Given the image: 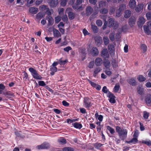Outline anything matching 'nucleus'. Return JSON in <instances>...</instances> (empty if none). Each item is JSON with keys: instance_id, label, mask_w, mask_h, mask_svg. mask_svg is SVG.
I'll return each instance as SVG.
<instances>
[{"instance_id": "nucleus-18", "label": "nucleus", "mask_w": 151, "mask_h": 151, "mask_svg": "<svg viewBox=\"0 0 151 151\" xmlns=\"http://www.w3.org/2000/svg\"><path fill=\"white\" fill-rule=\"evenodd\" d=\"M136 6V2L135 0H130L129 2V6L132 9H134Z\"/></svg>"}, {"instance_id": "nucleus-23", "label": "nucleus", "mask_w": 151, "mask_h": 151, "mask_svg": "<svg viewBox=\"0 0 151 151\" xmlns=\"http://www.w3.org/2000/svg\"><path fill=\"white\" fill-rule=\"evenodd\" d=\"M72 125L76 128L80 129L82 128L83 126L81 124L79 123L76 122L73 123Z\"/></svg>"}, {"instance_id": "nucleus-11", "label": "nucleus", "mask_w": 151, "mask_h": 151, "mask_svg": "<svg viewBox=\"0 0 151 151\" xmlns=\"http://www.w3.org/2000/svg\"><path fill=\"white\" fill-rule=\"evenodd\" d=\"M145 23V19L144 18L142 17H140L137 23L139 27L141 28Z\"/></svg>"}, {"instance_id": "nucleus-56", "label": "nucleus", "mask_w": 151, "mask_h": 151, "mask_svg": "<svg viewBox=\"0 0 151 151\" xmlns=\"http://www.w3.org/2000/svg\"><path fill=\"white\" fill-rule=\"evenodd\" d=\"M62 19L64 22H67L68 20L67 16L66 15H63L62 17Z\"/></svg>"}, {"instance_id": "nucleus-63", "label": "nucleus", "mask_w": 151, "mask_h": 151, "mask_svg": "<svg viewBox=\"0 0 151 151\" xmlns=\"http://www.w3.org/2000/svg\"><path fill=\"white\" fill-rule=\"evenodd\" d=\"M98 13V12H94L90 16V18L91 19H93L95 18L96 17V15Z\"/></svg>"}, {"instance_id": "nucleus-52", "label": "nucleus", "mask_w": 151, "mask_h": 151, "mask_svg": "<svg viewBox=\"0 0 151 151\" xmlns=\"http://www.w3.org/2000/svg\"><path fill=\"white\" fill-rule=\"evenodd\" d=\"M96 24L98 26L100 27L102 25V22L101 20L98 19L96 21Z\"/></svg>"}, {"instance_id": "nucleus-39", "label": "nucleus", "mask_w": 151, "mask_h": 151, "mask_svg": "<svg viewBox=\"0 0 151 151\" xmlns=\"http://www.w3.org/2000/svg\"><path fill=\"white\" fill-rule=\"evenodd\" d=\"M63 151H74V149L73 148L70 147H65L63 149Z\"/></svg>"}, {"instance_id": "nucleus-57", "label": "nucleus", "mask_w": 151, "mask_h": 151, "mask_svg": "<svg viewBox=\"0 0 151 151\" xmlns=\"http://www.w3.org/2000/svg\"><path fill=\"white\" fill-rule=\"evenodd\" d=\"M146 17L147 20L151 19V12H148L146 14Z\"/></svg>"}, {"instance_id": "nucleus-62", "label": "nucleus", "mask_w": 151, "mask_h": 151, "mask_svg": "<svg viewBox=\"0 0 151 151\" xmlns=\"http://www.w3.org/2000/svg\"><path fill=\"white\" fill-rule=\"evenodd\" d=\"M38 85L40 86H45L46 84L43 81H38Z\"/></svg>"}, {"instance_id": "nucleus-31", "label": "nucleus", "mask_w": 151, "mask_h": 151, "mask_svg": "<svg viewBox=\"0 0 151 151\" xmlns=\"http://www.w3.org/2000/svg\"><path fill=\"white\" fill-rule=\"evenodd\" d=\"M102 91L104 93L106 94L108 93V94H113L109 91L106 86H104L103 87L102 89Z\"/></svg>"}, {"instance_id": "nucleus-41", "label": "nucleus", "mask_w": 151, "mask_h": 151, "mask_svg": "<svg viewBox=\"0 0 151 151\" xmlns=\"http://www.w3.org/2000/svg\"><path fill=\"white\" fill-rule=\"evenodd\" d=\"M43 14L42 13L39 12L37 14L36 18L37 19H40L43 17Z\"/></svg>"}, {"instance_id": "nucleus-17", "label": "nucleus", "mask_w": 151, "mask_h": 151, "mask_svg": "<svg viewBox=\"0 0 151 151\" xmlns=\"http://www.w3.org/2000/svg\"><path fill=\"white\" fill-rule=\"evenodd\" d=\"M136 19L134 17H131L129 19V24L130 27H132L135 24Z\"/></svg>"}, {"instance_id": "nucleus-42", "label": "nucleus", "mask_w": 151, "mask_h": 151, "mask_svg": "<svg viewBox=\"0 0 151 151\" xmlns=\"http://www.w3.org/2000/svg\"><path fill=\"white\" fill-rule=\"evenodd\" d=\"M103 40L104 44L105 45H107L109 43V40L107 37H105L103 38Z\"/></svg>"}, {"instance_id": "nucleus-51", "label": "nucleus", "mask_w": 151, "mask_h": 151, "mask_svg": "<svg viewBox=\"0 0 151 151\" xmlns=\"http://www.w3.org/2000/svg\"><path fill=\"white\" fill-rule=\"evenodd\" d=\"M126 8V6L125 5L122 4L120 5L119 9L121 11H123Z\"/></svg>"}, {"instance_id": "nucleus-45", "label": "nucleus", "mask_w": 151, "mask_h": 151, "mask_svg": "<svg viewBox=\"0 0 151 151\" xmlns=\"http://www.w3.org/2000/svg\"><path fill=\"white\" fill-rule=\"evenodd\" d=\"M14 134L17 137L21 138H23L25 137L24 136H22L17 131H16L14 132Z\"/></svg>"}, {"instance_id": "nucleus-44", "label": "nucleus", "mask_w": 151, "mask_h": 151, "mask_svg": "<svg viewBox=\"0 0 151 151\" xmlns=\"http://www.w3.org/2000/svg\"><path fill=\"white\" fill-rule=\"evenodd\" d=\"M141 48L143 50V52H145L147 50V47L146 45L144 44H142L141 45Z\"/></svg>"}, {"instance_id": "nucleus-16", "label": "nucleus", "mask_w": 151, "mask_h": 151, "mask_svg": "<svg viewBox=\"0 0 151 151\" xmlns=\"http://www.w3.org/2000/svg\"><path fill=\"white\" fill-rule=\"evenodd\" d=\"M38 11V9L34 7H30L29 9V12L32 14H36Z\"/></svg>"}, {"instance_id": "nucleus-2", "label": "nucleus", "mask_w": 151, "mask_h": 151, "mask_svg": "<svg viewBox=\"0 0 151 151\" xmlns=\"http://www.w3.org/2000/svg\"><path fill=\"white\" fill-rule=\"evenodd\" d=\"M29 70L31 73L33 78L37 80H42V77L37 73V71L32 68H30Z\"/></svg>"}, {"instance_id": "nucleus-25", "label": "nucleus", "mask_w": 151, "mask_h": 151, "mask_svg": "<svg viewBox=\"0 0 151 151\" xmlns=\"http://www.w3.org/2000/svg\"><path fill=\"white\" fill-rule=\"evenodd\" d=\"M145 101L147 105H150L151 102V95H147L145 99Z\"/></svg>"}, {"instance_id": "nucleus-8", "label": "nucleus", "mask_w": 151, "mask_h": 151, "mask_svg": "<svg viewBox=\"0 0 151 151\" xmlns=\"http://www.w3.org/2000/svg\"><path fill=\"white\" fill-rule=\"evenodd\" d=\"M83 0H77L76 3L72 5L73 7L75 9H80L82 7V6H79V5L81 4Z\"/></svg>"}, {"instance_id": "nucleus-15", "label": "nucleus", "mask_w": 151, "mask_h": 151, "mask_svg": "<svg viewBox=\"0 0 151 151\" xmlns=\"http://www.w3.org/2000/svg\"><path fill=\"white\" fill-rule=\"evenodd\" d=\"M93 11V8L91 6H88L86 9V15L87 16H89L91 14Z\"/></svg>"}, {"instance_id": "nucleus-47", "label": "nucleus", "mask_w": 151, "mask_h": 151, "mask_svg": "<svg viewBox=\"0 0 151 151\" xmlns=\"http://www.w3.org/2000/svg\"><path fill=\"white\" fill-rule=\"evenodd\" d=\"M103 126L104 125L103 124L99 125L97 126L96 127L97 131L98 132H99L101 131V129L103 128Z\"/></svg>"}, {"instance_id": "nucleus-20", "label": "nucleus", "mask_w": 151, "mask_h": 151, "mask_svg": "<svg viewBox=\"0 0 151 151\" xmlns=\"http://www.w3.org/2000/svg\"><path fill=\"white\" fill-rule=\"evenodd\" d=\"M114 20L112 18H110L109 20V25L108 27H113L114 29H116L117 28V26H116L115 25L114 26Z\"/></svg>"}, {"instance_id": "nucleus-3", "label": "nucleus", "mask_w": 151, "mask_h": 151, "mask_svg": "<svg viewBox=\"0 0 151 151\" xmlns=\"http://www.w3.org/2000/svg\"><path fill=\"white\" fill-rule=\"evenodd\" d=\"M83 103L84 105L85 106V107L88 109H89L90 108L92 105V104L89 98L88 97L84 98Z\"/></svg>"}, {"instance_id": "nucleus-1", "label": "nucleus", "mask_w": 151, "mask_h": 151, "mask_svg": "<svg viewBox=\"0 0 151 151\" xmlns=\"http://www.w3.org/2000/svg\"><path fill=\"white\" fill-rule=\"evenodd\" d=\"M116 132L118 133L119 138L124 141L127 137V131L125 129L121 128L118 126L116 127Z\"/></svg>"}, {"instance_id": "nucleus-46", "label": "nucleus", "mask_w": 151, "mask_h": 151, "mask_svg": "<svg viewBox=\"0 0 151 151\" xmlns=\"http://www.w3.org/2000/svg\"><path fill=\"white\" fill-rule=\"evenodd\" d=\"M149 116V113L146 111H144L143 112V117L144 119H148Z\"/></svg>"}, {"instance_id": "nucleus-58", "label": "nucleus", "mask_w": 151, "mask_h": 151, "mask_svg": "<svg viewBox=\"0 0 151 151\" xmlns=\"http://www.w3.org/2000/svg\"><path fill=\"white\" fill-rule=\"evenodd\" d=\"M120 86L119 85H115L114 88V91L115 93H116L118 92L119 90Z\"/></svg>"}, {"instance_id": "nucleus-50", "label": "nucleus", "mask_w": 151, "mask_h": 151, "mask_svg": "<svg viewBox=\"0 0 151 151\" xmlns=\"http://www.w3.org/2000/svg\"><path fill=\"white\" fill-rule=\"evenodd\" d=\"M122 11L119 10V9H118L116 11V17H119L122 14Z\"/></svg>"}, {"instance_id": "nucleus-5", "label": "nucleus", "mask_w": 151, "mask_h": 151, "mask_svg": "<svg viewBox=\"0 0 151 151\" xmlns=\"http://www.w3.org/2000/svg\"><path fill=\"white\" fill-rule=\"evenodd\" d=\"M72 9L68 8L66 10V12L68 14V17L70 20L73 19L75 18V14L72 12Z\"/></svg>"}, {"instance_id": "nucleus-29", "label": "nucleus", "mask_w": 151, "mask_h": 151, "mask_svg": "<svg viewBox=\"0 0 151 151\" xmlns=\"http://www.w3.org/2000/svg\"><path fill=\"white\" fill-rule=\"evenodd\" d=\"M131 12L129 10H127L124 12V17L125 18H128L131 16Z\"/></svg>"}, {"instance_id": "nucleus-14", "label": "nucleus", "mask_w": 151, "mask_h": 151, "mask_svg": "<svg viewBox=\"0 0 151 151\" xmlns=\"http://www.w3.org/2000/svg\"><path fill=\"white\" fill-rule=\"evenodd\" d=\"M107 97L109 98V102L112 104H114L116 102V97L114 95H107Z\"/></svg>"}, {"instance_id": "nucleus-22", "label": "nucleus", "mask_w": 151, "mask_h": 151, "mask_svg": "<svg viewBox=\"0 0 151 151\" xmlns=\"http://www.w3.org/2000/svg\"><path fill=\"white\" fill-rule=\"evenodd\" d=\"M101 69L100 67H97L94 69L93 76L94 77H96L98 74L101 70Z\"/></svg>"}, {"instance_id": "nucleus-43", "label": "nucleus", "mask_w": 151, "mask_h": 151, "mask_svg": "<svg viewBox=\"0 0 151 151\" xmlns=\"http://www.w3.org/2000/svg\"><path fill=\"white\" fill-rule=\"evenodd\" d=\"M58 142L61 143L62 144H64L66 143V140L65 139L61 137L58 140Z\"/></svg>"}, {"instance_id": "nucleus-24", "label": "nucleus", "mask_w": 151, "mask_h": 151, "mask_svg": "<svg viewBox=\"0 0 151 151\" xmlns=\"http://www.w3.org/2000/svg\"><path fill=\"white\" fill-rule=\"evenodd\" d=\"M128 83L132 86H135L136 84V82L134 78H132L128 80Z\"/></svg>"}, {"instance_id": "nucleus-28", "label": "nucleus", "mask_w": 151, "mask_h": 151, "mask_svg": "<svg viewBox=\"0 0 151 151\" xmlns=\"http://www.w3.org/2000/svg\"><path fill=\"white\" fill-rule=\"evenodd\" d=\"M54 36L55 37H58L60 36L59 31L56 29H54L53 31Z\"/></svg>"}, {"instance_id": "nucleus-19", "label": "nucleus", "mask_w": 151, "mask_h": 151, "mask_svg": "<svg viewBox=\"0 0 151 151\" xmlns=\"http://www.w3.org/2000/svg\"><path fill=\"white\" fill-rule=\"evenodd\" d=\"M144 5L143 4H138L135 7V11L137 12H139L142 11Z\"/></svg>"}, {"instance_id": "nucleus-35", "label": "nucleus", "mask_w": 151, "mask_h": 151, "mask_svg": "<svg viewBox=\"0 0 151 151\" xmlns=\"http://www.w3.org/2000/svg\"><path fill=\"white\" fill-rule=\"evenodd\" d=\"M5 87V86L3 84H0V94L3 93Z\"/></svg>"}, {"instance_id": "nucleus-48", "label": "nucleus", "mask_w": 151, "mask_h": 151, "mask_svg": "<svg viewBox=\"0 0 151 151\" xmlns=\"http://www.w3.org/2000/svg\"><path fill=\"white\" fill-rule=\"evenodd\" d=\"M115 34L114 33H112L110 34L109 35V38L110 40L113 41L114 40Z\"/></svg>"}, {"instance_id": "nucleus-49", "label": "nucleus", "mask_w": 151, "mask_h": 151, "mask_svg": "<svg viewBox=\"0 0 151 151\" xmlns=\"http://www.w3.org/2000/svg\"><path fill=\"white\" fill-rule=\"evenodd\" d=\"M139 130L135 129L134 130V133L133 134V137H136L137 138L139 135Z\"/></svg>"}, {"instance_id": "nucleus-60", "label": "nucleus", "mask_w": 151, "mask_h": 151, "mask_svg": "<svg viewBox=\"0 0 151 151\" xmlns=\"http://www.w3.org/2000/svg\"><path fill=\"white\" fill-rule=\"evenodd\" d=\"M94 65V63L93 61L90 62L88 66V67L89 68H93V67Z\"/></svg>"}, {"instance_id": "nucleus-9", "label": "nucleus", "mask_w": 151, "mask_h": 151, "mask_svg": "<svg viewBox=\"0 0 151 151\" xmlns=\"http://www.w3.org/2000/svg\"><path fill=\"white\" fill-rule=\"evenodd\" d=\"M58 4V0H50L49 2L50 6L52 8L56 7Z\"/></svg>"}, {"instance_id": "nucleus-30", "label": "nucleus", "mask_w": 151, "mask_h": 151, "mask_svg": "<svg viewBox=\"0 0 151 151\" xmlns=\"http://www.w3.org/2000/svg\"><path fill=\"white\" fill-rule=\"evenodd\" d=\"M137 92L139 94H142L144 91V88L140 86L137 87Z\"/></svg>"}, {"instance_id": "nucleus-12", "label": "nucleus", "mask_w": 151, "mask_h": 151, "mask_svg": "<svg viewBox=\"0 0 151 151\" xmlns=\"http://www.w3.org/2000/svg\"><path fill=\"white\" fill-rule=\"evenodd\" d=\"M79 52L82 54V55L81 56V59L83 61L85 59L86 54L85 49L84 48H81L80 49Z\"/></svg>"}, {"instance_id": "nucleus-7", "label": "nucleus", "mask_w": 151, "mask_h": 151, "mask_svg": "<svg viewBox=\"0 0 151 151\" xmlns=\"http://www.w3.org/2000/svg\"><path fill=\"white\" fill-rule=\"evenodd\" d=\"M94 39L95 43L97 46L100 45L102 42V38L99 36H97L95 37L94 38Z\"/></svg>"}, {"instance_id": "nucleus-13", "label": "nucleus", "mask_w": 151, "mask_h": 151, "mask_svg": "<svg viewBox=\"0 0 151 151\" xmlns=\"http://www.w3.org/2000/svg\"><path fill=\"white\" fill-rule=\"evenodd\" d=\"M103 65L106 69H109L110 65V61L107 59H104Z\"/></svg>"}, {"instance_id": "nucleus-26", "label": "nucleus", "mask_w": 151, "mask_h": 151, "mask_svg": "<svg viewBox=\"0 0 151 151\" xmlns=\"http://www.w3.org/2000/svg\"><path fill=\"white\" fill-rule=\"evenodd\" d=\"M47 18L48 21L47 25L48 26L52 25L54 23V20L50 16H48V17H47Z\"/></svg>"}, {"instance_id": "nucleus-33", "label": "nucleus", "mask_w": 151, "mask_h": 151, "mask_svg": "<svg viewBox=\"0 0 151 151\" xmlns=\"http://www.w3.org/2000/svg\"><path fill=\"white\" fill-rule=\"evenodd\" d=\"M91 28L93 32L95 33H97L98 31L97 27L95 25H93L92 24L91 25Z\"/></svg>"}, {"instance_id": "nucleus-27", "label": "nucleus", "mask_w": 151, "mask_h": 151, "mask_svg": "<svg viewBox=\"0 0 151 151\" xmlns=\"http://www.w3.org/2000/svg\"><path fill=\"white\" fill-rule=\"evenodd\" d=\"M143 28L145 33H146L148 35H149L150 34L151 32L148 26L144 25Z\"/></svg>"}, {"instance_id": "nucleus-54", "label": "nucleus", "mask_w": 151, "mask_h": 151, "mask_svg": "<svg viewBox=\"0 0 151 151\" xmlns=\"http://www.w3.org/2000/svg\"><path fill=\"white\" fill-rule=\"evenodd\" d=\"M67 0H61L60 5L63 6H64L66 5Z\"/></svg>"}, {"instance_id": "nucleus-36", "label": "nucleus", "mask_w": 151, "mask_h": 151, "mask_svg": "<svg viewBox=\"0 0 151 151\" xmlns=\"http://www.w3.org/2000/svg\"><path fill=\"white\" fill-rule=\"evenodd\" d=\"M106 3L105 1H101L99 2V8L103 7L106 6Z\"/></svg>"}, {"instance_id": "nucleus-32", "label": "nucleus", "mask_w": 151, "mask_h": 151, "mask_svg": "<svg viewBox=\"0 0 151 151\" xmlns=\"http://www.w3.org/2000/svg\"><path fill=\"white\" fill-rule=\"evenodd\" d=\"M111 64L113 68H116L118 67V62L115 59L112 60Z\"/></svg>"}, {"instance_id": "nucleus-34", "label": "nucleus", "mask_w": 151, "mask_h": 151, "mask_svg": "<svg viewBox=\"0 0 151 151\" xmlns=\"http://www.w3.org/2000/svg\"><path fill=\"white\" fill-rule=\"evenodd\" d=\"M100 13L103 14H105L108 12V10L106 8H103L101 9L99 11Z\"/></svg>"}, {"instance_id": "nucleus-55", "label": "nucleus", "mask_w": 151, "mask_h": 151, "mask_svg": "<svg viewBox=\"0 0 151 151\" xmlns=\"http://www.w3.org/2000/svg\"><path fill=\"white\" fill-rule=\"evenodd\" d=\"M87 81L94 88H95V87H96V83L92 81L89 79H88Z\"/></svg>"}, {"instance_id": "nucleus-6", "label": "nucleus", "mask_w": 151, "mask_h": 151, "mask_svg": "<svg viewBox=\"0 0 151 151\" xmlns=\"http://www.w3.org/2000/svg\"><path fill=\"white\" fill-rule=\"evenodd\" d=\"M101 56L104 58V59L108 58L109 57V55L106 49H104L101 51Z\"/></svg>"}, {"instance_id": "nucleus-10", "label": "nucleus", "mask_w": 151, "mask_h": 151, "mask_svg": "<svg viewBox=\"0 0 151 151\" xmlns=\"http://www.w3.org/2000/svg\"><path fill=\"white\" fill-rule=\"evenodd\" d=\"M91 52L93 56H96L98 55L99 52L96 47H93L92 48Z\"/></svg>"}, {"instance_id": "nucleus-59", "label": "nucleus", "mask_w": 151, "mask_h": 151, "mask_svg": "<svg viewBox=\"0 0 151 151\" xmlns=\"http://www.w3.org/2000/svg\"><path fill=\"white\" fill-rule=\"evenodd\" d=\"M61 20V17L60 16H58L55 18V22L58 23Z\"/></svg>"}, {"instance_id": "nucleus-53", "label": "nucleus", "mask_w": 151, "mask_h": 151, "mask_svg": "<svg viewBox=\"0 0 151 151\" xmlns=\"http://www.w3.org/2000/svg\"><path fill=\"white\" fill-rule=\"evenodd\" d=\"M131 140L132 143H133L134 144H136L138 141L137 138L136 137H133V138H132Z\"/></svg>"}, {"instance_id": "nucleus-4", "label": "nucleus", "mask_w": 151, "mask_h": 151, "mask_svg": "<svg viewBox=\"0 0 151 151\" xmlns=\"http://www.w3.org/2000/svg\"><path fill=\"white\" fill-rule=\"evenodd\" d=\"M50 144L47 142H44L40 145H38L37 148L39 150L47 149L50 148Z\"/></svg>"}, {"instance_id": "nucleus-21", "label": "nucleus", "mask_w": 151, "mask_h": 151, "mask_svg": "<svg viewBox=\"0 0 151 151\" xmlns=\"http://www.w3.org/2000/svg\"><path fill=\"white\" fill-rule=\"evenodd\" d=\"M102 63V60L100 58H97L95 60V63L97 66H100Z\"/></svg>"}, {"instance_id": "nucleus-61", "label": "nucleus", "mask_w": 151, "mask_h": 151, "mask_svg": "<svg viewBox=\"0 0 151 151\" xmlns=\"http://www.w3.org/2000/svg\"><path fill=\"white\" fill-rule=\"evenodd\" d=\"M72 49L71 47L70 46H68L63 49V50L67 52H68L69 50Z\"/></svg>"}, {"instance_id": "nucleus-38", "label": "nucleus", "mask_w": 151, "mask_h": 151, "mask_svg": "<svg viewBox=\"0 0 151 151\" xmlns=\"http://www.w3.org/2000/svg\"><path fill=\"white\" fill-rule=\"evenodd\" d=\"M142 143L145 144L147 146H150L151 145V141L150 140H142Z\"/></svg>"}, {"instance_id": "nucleus-37", "label": "nucleus", "mask_w": 151, "mask_h": 151, "mask_svg": "<svg viewBox=\"0 0 151 151\" xmlns=\"http://www.w3.org/2000/svg\"><path fill=\"white\" fill-rule=\"evenodd\" d=\"M107 129L108 130L111 134H113L115 133V130L114 129L111 127L108 126L106 127Z\"/></svg>"}, {"instance_id": "nucleus-40", "label": "nucleus", "mask_w": 151, "mask_h": 151, "mask_svg": "<svg viewBox=\"0 0 151 151\" xmlns=\"http://www.w3.org/2000/svg\"><path fill=\"white\" fill-rule=\"evenodd\" d=\"M137 79L139 81L143 82L145 80L146 78L142 75H139Z\"/></svg>"}, {"instance_id": "nucleus-64", "label": "nucleus", "mask_w": 151, "mask_h": 151, "mask_svg": "<svg viewBox=\"0 0 151 151\" xmlns=\"http://www.w3.org/2000/svg\"><path fill=\"white\" fill-rule=\"evenodd\" d=\"M59 63L61 65H64L67 62L66 60H62L61 59L59 60Z\"/></svg>"}]
</instances>
